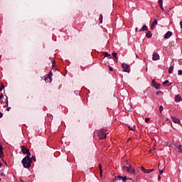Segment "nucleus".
<instances>
[{
	"label": "nucleus",
	"instance_id": "f257e3e1",
	"mask_svg": "<svg viewBox=\"0 0 182 182\" xmlns=\"http://www.w3.org/2000/svg\"><path fill=\"white\" fill-rule=\"evenodd\" d=\"M123 170L124 171H127V173H129V174H131L132 176H136V169L132 167L130 164L124 166Z\"/></svg>",
	"mask_w": 182,
	"mask_h": 182
},
{
	"label": "nucleus",
	"instance_id": "f03ea898",
	"mask_svg": "<svg viewBox=\"0 0 182 182\" xmlns=\"http://www.w3.org/2000/svg\"><path fill=\"white\" fill-rule=\"evenodd\" d=\"M21 163L24 168H31V163H32V159H27L26 158H23L21 161Z\"/></svg>",
	"mask_w": 182,
	"mask_h": 182
},
{
	"label": "nucleus",
	"instance_id": "7ed1b4c3",
	"mask_svg": "<svg viewBox=\"0 0 182 182\" xmlns=\"http://www.w3.org/2000/svg\"><path fill=\"white\" fill-rule=\"evenodd\" d=\"M107 134L108 133L106 129H102L98 132V136L100 137V139H106Z\"/></svg>",
	"mask_w": 182,
	"mask_h": 182
},
{
	"label": "nucleus",
	"instance_id": "20e7f679",
	"mask_svg": "<svg viewBox=\"0 0 182 182\" xmlns=\"http://www.w3.org/2000/svg\"><path fill=\"white\" fill-rule=\"evenodd\" d=\"M122 66L124 69V72H126L127 73H129V72H130V70L129 69V68H130V65H129V64L123 63L122 64Z\"/></svg>",
	"mask_w": 182,
	"mask_h": 182
},
{
	"label": "nucleus",
	"instance_id": "39448f33",
	"mask_svg": "<svg viewBox=\"0 0 182 182\" xmlns=\"http://www.w3.org/2000/svg\"><path fill=\"white\" fill-rule=\"evenodd\" d=\"M151 85L154 87V89H160V83L156 82L154 80H152Z\"/></svg>",
	"mask_w": 182,
	"mask_h": 182
},
{
	"label": "nucleus",
	"instance_id": "423d86ee",
	"mask_svg": "<svg viewBox=\"0 0 182 182\" xmlns=\"http://www.w3.org/2000/svg\"><path fill=\"white\" fill-rule=\"evenodd\" d=\"M171 35H173V33L171 31H168L164 35V39H170L171 38Z\"/></svg>",
	"mask_w": 182,
	"mask_h": 182
},
{
	"label": "nucleus",
	"instance_id": "0eeeda50",
	"mask_svg": "<svg viewBox=\"0 0 182 182\" xmlns=\"http://www.w3.org/2000/svg\"><path fill=\"white\" fill-rule=\"evenodd\" d=\"M160 59V55L159 53H155L152 55V60H159Z\"/></svg>",
	"mask_w": 182,
	"mask_h": 182
},
{
	"label": "nucleus",
	"instance_id": "6e6552de",
	"mask_svg": "<svg viewBox=\"0 0 182 182\" xmlns=\"http://www.w3.org/2000/svg\"><path fill=\"white\" fill-rule=\"evenodd\" d=\"M171 119L173 122V123H176V124H180L181 122L180 121V119L176 117H171Z\"/></svg>",
	"mask_w": 182,
	"mask_h": 182
},
{
	"label": "nucleus",
	"instance_id": "1a4fd4ad",
	"mask_svg": "<svg viewBox=\"0 0 182 182\" xmlns=\"http://www.w3.org/2000/svg\"><path fill=\"white\" fill-rule=\"evenodd\" d=\"M156 25H157V16H156V17L154 18V21L152 23V24L151 25V30L154 29V26H156Z\"/></svg>",
	"mask_w": 182,
	"mask_h": 182
},
{
	"label": "nucleus",
	"instance_id": "9d476101",
	"mask_svg": "<svg viewBox=\"0 0 182 182\" xmlns=\"http://www.w3.org/2000/svg\"><path fill=\"white\" fill-rule=\"evenodd\" d=\"M21 151H23V154H26L29 152V149H26L25 146H21Z\"/></svg>",
	"mask_w": 182,
	"mask_h": 182
},
{
	"label": "nucleus",
	"instance_id": "9b49d317",
	"mask_svg": "<svg viewBox=\"0 0 182 182\" xmlns=\"http://www.w3.org/2000/svg\"><path fill=\"white\" fill-rule=\"evenodd\" d=\"M154 171V168H152V169H145L144 171V173L145 174H150V173Z\"/></svg>",
	"mask_w": 182,
	"mask_h": 182
},
{
	"label": "nucleus",
	"instance_id": "f8f14e48",
	"mask_svg": "<svg viewBox=\"0 0 182 182\" xmlns=\"http://www.w3.org/2000/svg\"><path fill=\"white\" fill-rule=\"evenodd\" d=\"M176 151H178V153H182V146L181 145H178L176 148Z\"/></svg>",
	"mask_w": 182,
	"mask_h": 182
},
{
	"label": "nucleus",
	"instance_id": "ddd939ff",
	"mask_svg": "<svg viewBox=\"0 0 182 182\" xmlns=\"http://www.w3.org/2000/svg\"><path fill=\"white\" fill-rule=\"evenodd\" d=\"M148 29L149 28L147 27V26L144 25L142 26L141 30H139V32H144V31H147Z\"/></svg>",
	"mask_w": 182,
	"mask_h": 182
},
{
	"label": "nucleus",
	"instance_id": "4468645a",
	"mask_svg": "<svg viewBox=\"0 0 182 182\" xmlns=\"http://www.w3.org/2000/svg\"><path fill=\"white\" fill-rule=\"evenodd\" d=\"M26 156L24 157V159H27L28 160H32V159L31 158V152L28 151V153L26 154Z\"/></svg>",
	"mask_w": 182,
	"mask_h": 182
},
{
	"label": "nucleus",
	"instance_id": "2eb2a0df",
	"mask_svg": "<svg viewBox=\"0 0 182 182\" xmlns=\"http://www.w3.org/2000/svg\"><path fill=\"white\" fill-rule=\"evenodd\" d=\"M175 100L176 102H181V97L179 95H176Z\"/></svg>",
	"mask_w": 182,
	"mask_h": 182
},
{
	"label": "nucleus",
	"instance_id": "dca6fc26",
	"mask_svg": "<svg viewBox=\"0 0 182 182\" xmlns=\"http://www.w3.org/2000/svg\"><path fill=\"white\" fill-rule=\"evenodd\" d=\"M4 156V151L2 148V145H0V159Z\"/></svg>",
	"mask_w": 182,
	"mask_h": 182
},
{
	"label": "nucleus",
	"instance_id": "f3484780",
	"mask_svg": "<svg viewBox=\"0 0 182 182\" xmlns=\"http://www.w3.org/2000/svg\"><path fill=\"white\" fill-rule=\"evenodd\" d=\"M146 38H151L153 36V34H151V31H148L146 34Z\"/></svg>",
	"mask_w": 182,
	"mask_h": 182
},
{
	"label": "nucleus",
	"instance_id": "a211bd4d",
	"mask_svg": "<svg viewBox=\"0 0 182 182\" xmlns=\"http://www.w3.org/2000/svg\"><path fill=\"white\" fill-rule=\"evenodd\" d=\"M99 169H100V176L102 177V174L103 173V170L102 169L101 164H99Z\"/></svg>",
	"mask_w": 182,
	"mask_h": 182
},
{
	"label": "nucleus",
	"instance_id": "6ab92c4d",
	"mask_svg": "<svg viewBox=\"0 0 182 182\" xmlns=\"http://www.w3.org/2000/svg\"><path fill=\"white\" fill-rule=\"evenodd\" d=\"M112 55L113 58H115L116 62H117V59H119V58H117V54L116 53H112Z\"/></svg>",
	"mask_w": 182,
	"mask_h": 182
},
{
	"label": "nucleus",
	"instance_id": "aec40b11",
	"mask_svg": "<svg viewBox=\"0 0 182 182\" xmlns=\"http://www.w3.org/2000/svg\"><path fill=\"white\" fill-rule=\"evenodd\" d=\"M174 68L173 67V65H171L168 68V73H171L173 70Z\"/></svg>",
	"mask_w": 182,
	"mask_h": 182
},
{
	"label": "nucleus",
	"instance_id": "412c9836",
	"mask_svg": "<svg viewBox=\"0 0 182 182\" xmlns=\"http://www.w3.org/2000/svg\"><path fill=\"white\" fill-rule=\"evenodd\" d=\"M122 178H123V176H120L115 177V180L119 181H122Z\"/></svg>",
	"mask_w": 182,
	"mask_h": 182
},
{
	"label": "nucleus",
	"instance_id": "4be33fe9",
	"mask_svg": "<svg viewBox=\"0 0 182 182\" xmlns=\"http://www.w3.org/2000/svg\"><path fill=\"white\" fill-rule=\"evenodd\" d=\"M100 23H103V15L102 14L100 15Z\"/></svg>",
	"mask_w": 182,
	"mask_h": 182
},
{
	"label": "nucleus",
	"instance_id": "5701e85b",
	"mask_svg": "<svg viewBox=\"0 0 182 182\" xmlns=\"http://www.w3.org/2000/svg\"><path fill=\"white\" fill-rule=\"evenodd\" d=\"M6 105L4 106V107H7L9 106V102H8V97L6 96Z\"/></svg>",
	"mask_w": 182,
	"mask_h": 182
},
{
	"label": "nucleus",
	"instance_id": "b1692460",
	"mask_svg": "<svg viewBox=\"0 0 182 182\" xmlns=\"http://www.w3.org/2000/svg\"><path fill=\"white\" fill-rule=\"evenodd\" d=\"M164 107H163V105H161L160 107H159V112H160V113H161L162 112H163V110H164Z\"/></svg>",
	"mask_w": 182,
	"mask_h": 182
},
{
	"label": "nucleus",
	"instance_id": "393cba45",
	"mask_svg": "<svg viewBox=\"0 0 182 182\" xmlns=\"http://www.w3.org/2000/svg\"><path fill=\"white\" fill-rule=\"evenodd\" d=\"M127 180V176H122V181H124V182H126Z\"/></svg>",
	"mask_w": 182,
	"mask_h": 182
},
{
	"label": "nucleus",
	"instance_id": "a878e982",
	"mask_svg": "<svg viewBox=\"0 0 182 182\" xmlns=\"http://www.w3.org/2000/svg\"><path fill=\"white\" fill-rule=\"evenodd\" d=\"M3 89H5V85H4V84H2L1 87H0V92H2Z\"/></svg>",
	"mask_w": 182,
	"mask_h": 182
},
{
	"label": "nucleus",
	"instance_id": "bb28decb",
	"mask_svg": "<svg viewBox=\"0 0 182 182\" xmlns=\"http://www.w3.org/2000/svg\"><path fill=\"white\" fill-rule=\"evenodd\" d=\"M154 150H156V148H151V149H149V153H153Z\"/></svg>",
	"mask_w": 182,
	"mask_h": 182
},
{
	"label": "nucleus",
	"instance_id": "cd10ccee",
	"mask_svg": "<svg viewBox=\"0 0 182 182\" xmlns=\"http://www.w3.org/2000/svg\"><path fill=\"white\" fill-rule=\"evenodd\" d=\"M178 75H179L180 76L182 75V70H179L178 71Z\"/></svg>",
	"mask_w": 182,
	"mask_h": 182
},
{
	"label": "nucleus",
	"instance_id": "c85d7f7f",
	"mask_svg": "<svg viewBox=\"0 0 182 182\" xmlns=\"http://www.w3.org/2000/svg\"><path fill=\"white\" fill-rule=\"evenodd\" d=\"M168 83V80H165V81L162 83V85H167Z\"/></svg>",
	"mask_w": 182,
	"mask_h": 182
},
{
	"label": "nucleus",
	"instance_id": "c756f323",
	"mask_svg": "<svg viewBox=\"0 0 182 182\" xmlns=\"http://www.w3.org/2000/svg\"><path fill=\"white\" fill-rule=\"evenodd\" d=\"M159 4L160 6L163 5V0H159Z\"/></svg>",
	"mask_w": 182,
	"mask_h": 182
},
{
	"label": "nucleus",
	"instance_id": "7c9ffc66",
	"mask_svg": "<svg viewBox=\"0 0 182 182\" xmlns=\"http://www.w3.org/2000/svg\"><path fill=\"white\" fill-rule=\"evenodd\" d=\"M149 121H150V118H146L145 119L146 123H149Z\"/></svg>",
	"mask_w": 182,
	"mask_h": 182
},
{
	"label": "nucleus",
	"instance_id": "2f4dec72",
	"mask_svg": "<svg viewBox=\"0 0 182 182\" xmlns=\"http://www.w3.org/2000/svg\"><path fill=\"white\" fill-rule=\"evenodd\" d=\"M105 58L107 57V56H112L110 54L109 55V53H105Z\"/></svg>",
	"mask_w": 182,
	"mask_h": 182
},
{
	"label": "nucleus",
	"instance_id": "473e14b6",
	"mask_svg": "<svg viewBox=\"0 0 182 182\" xmlns=\"http://www.w3.org/2000/svg\"><path fill=\"white\" fill-rule=\"evenodd\" d=\"M31 159H32V160H33V161H36V157L32 156Z\"/></svg>",
	"mask_w": 182,
	"mask_h": 182
},
{
	"label": "nucleus",
	"instance_id": "72a5a7b5",
	"mask_svg": "<svg viewBox=\"0 0 182 182\" xmlns=\"http://www.w3.org/2000/svg\"><path fill=\"white\" fill-rule=\"evenodd\" d=\"M164 171L163 170H159V176H161L163 174Z\"/></svg>",
	"mask_w": 182,
	"mask_h": 182
},
{
	"label": "nucleus",
	"instance_id": "f704fd0d",
	"mask_svg": "<svg viewBox=\"0 0 182 182\" xmlns=\"http://www.w3.org/2000/svg\"><path fill=\"white\" fill-rule=\"evenodd\" d=\"M2 117H4V114H2V112H0V119H2Z\"/></svg>",
	"mask_w": 182,
	"mask_h": 182
},
{
	"label": "nucleus",
	"instance_id": "c9c22d12",
	"mask_svg": "<svg viewBox=\"0 0 182 182\" xmlns=\"http://www.w3.org/2000/svg\"><path fill=\"white\" fill-rule=\"evenodd\" d=\"M6 110L7 112H9V110H11V107H7Z\"/></svg>",
	"mask_w": 182,
	"mask_h": 182
},
{
	"label": "nucleus",
	"instance_id": "e433bc0d",
	"mask_svg": "<svg viewBox=\"0 0 182 182\" xmlns=\"http://www.w3.org/2000/svg\"><path fill=\"white\" fill-rule=\"evenodd\" d=\"M160 180H161V176L159 175L158 177V181H160Z\"/></svg>",
	"mask_w": 182,
	"mask_h": 182
},
{
	"label": "nucleus",
	"instance_id": "4c0bfd02",
	"mask_svg": "<svg viewBox=\"0 0 182 182\" xmlns=\"http://www.w3.org/2000/svg\"><path fill=\"white\" fill-rule=\"evenodd\" d=\"M108 66L109 67V70H110L111 72H112L113 68L110 67V65H108Z\"/></svg>",
	"mask_w": 182,
	"mask_h": 182
},
{
	"label": "nucleus",
	"instance_id": "58836bf2",
	"mask_svg": "<svg viewBox=\"0 0 182 182\" xmlns=\"http://www.w3.org/2000/svg\"><path fill=\"white\" fill-rule=\"evenodd\" d=\"M146 170V168H144V167H141V171L144 173V171Z\"/></svg>",
	"mask_w": 182,
	"mask_h": 182
},
{
	"label": "nucleus",
	"instance_id": "ea45409f",
	"mask_svg": "<svg viewBox=\"0 0 182 182\" xmlns=\"http://www.w3.org/2000/svg\"><path fill=\"white\" fill-rule=\"evenodd\" d=\"M162 11H164V8L163 7V5L160 6Z\"/></svg>",
	"mask_w": 182,
	"mask_h": 182
},
{
	"label": "nucleus",
	"instance_id": "a19ab883",
	"mask_svg": "<svg viewBox=\"0 0 182 182\" xmlns=\"http://www.w3.org/2000/svg\"><path fill=\"white\" fill-rule=\"evenodd\" d=\"M136 58H139V55L136 54Z\"/></svg>",
	"mask_w": 182,
	"mask_h": 182
},
{
	"label": "nucleus",
	"instance_id": "79ce46f5",
	"mask_svg": "<svg viewBox=\"0 0 182 182\" xmlns=\"http://www.w3.org/2000/svg\"><path fill=\"white\" fill-rule=\"evenodd\" d=\"M50 75H52V71L49 73V76H50Z\"/></svg>",
	"mask_w": 182,
	"mask_h": 182
},
{
	"label": "nucleus",
	"instance_id": "37998d69",
	"mask_svg": "<svg viewBox=\"0 0 182 182\" xmlns=\"http://www.w3.org/2000/svg\"><path fill=\"white\" fill-rule=\"evenodd\" d=\"M156 95H160V92H156Z\"/></svg>",
	"mask_w": 182,
	"mask_h": 182
},
{
	"label": "nucleus",
	"instance_id": "c03bdc74",
	"mask_svg": "<svg viewBox=\"0 0 182 182\" xmlns=\"http://www.w3.org/2000/svg\"><path fill=\"white\" fill-rule=\"evenodd\" d=\"M135 31L137 32V28H135Z\"/></svg>",
	"mask_w": 182,
	"mask_h": 182
},
{
	"label": "nucleus",
	"instance_id": "a18cd8bd",
	"mask_svg": "<svg viewBox=\"0 0 182 182\" xmlns=\"http://www.w3.org/2000/svg\"><path fill=\"white\" fill-rule=\"evenodd\" d=\"M129 129H130V130H134L132 128H130V127H129Z\"/></svg>",
	"mask_w": 182,
	"mask_h": 182
},
{
	"label": "nucleus",
	"instance_id": "49530a36",
	"mask_svg": "<svg viewBox=\"0 0 182 182\" xmlns=\"http://www.w3.org/2000/svg\"><path fill=\"white\" fill-rule=\"evenodd\" d=\"M21 181L23 182V181H22V179H21Z\"/></svg>",
	"mask_w": 182,
	"mask_h": 182
},
{
	"label": "nucleus",
	"instance_id": "de8ad7c7",
	"mask_svg": "<svg viewBox=\"0 0 182 182\" xmlns=\"http://www.w3.org/2000/svg\"><path fill=\"white\" fill-rule=\"evenodd\" d=\"M179 170V171H181V169H178Z\"/></svg>",
	"mask_w": 182,
	"mask_h": 182
},
{
	"label": "nucleus",
	"instance_id": "09e8293b",
	"mask_svg": "<svg viewBox=\"0 0 182 182\" xmlns=\"http://www.w3.org/2000/svg\"><path fill=\"white\" fill-rule=\"evenodd\" d=\"M1 180H2V178H0V181H1Z\"/></svg>",
	"mask_w": 182,
	"mask_h": 182
},
{
	"label": "nucleus",
	"instance_id": "8fccbe9b",
	"mask_svg": "<svg viewBox=\"0 0 182 182\" xmlns=\"http://www.w3.org/2000/svg\"><path fill=\"white\" fill-rule=\"evenodd\" d=\"M171 127H173V124H171Z\"/></svg>",
	"mask_w": 182,
	"mask_h": 182
},
{
	"label": "nucleus",
	"instance_id": "3c124183",
	"mask_svg": "<svg viewBox=\"0 0 182 182\" xmlns=\"http://www.w3.org/2000/svg\"><path fill=\"white\" fill-rule=\"evenodd\" d=\"M1 161H0V166H1Z\"/></svg>",
	"mask_w": 182,
	"mask_h": 182
}]
</instances>
